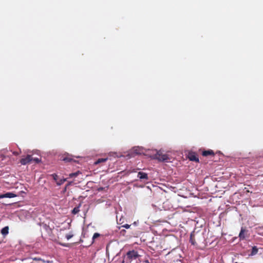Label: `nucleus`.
Wrapping results in <instances>:
<instances>
[{"mask_svg": "<svg viewBox=\"0 0 263 263\" xmlns=\"http://www.w3.org/2000/svg\"><path fill=\"white\" fill-rule=\"evenodd\" d=\"M41 230L42 235H44L45 237H50L52 234V229L46 224H43Z\"/></svg>", "mask_w": 263, "mask_h": 263, "instance_id": "nucleus-1", "label": "nucleus"}, {"mask_svg": "<svg viewBox=\"0 0 263 263\" xmlns=\"http://www.w3.org/2000/svg\"><path fill=\"white\" fill-rule=\"evenodd\" d=\"M153 158L158 159L159 161H165L168 159V156L166 154H163V153L159 151H157L153 156Z\"/></svg>", "mask_w": 263, "mask_h": 263, "instance_id": "nucleus-2", "label": "nucleus"}, {"mask_svg": "<svg viewBox=\"0 0 263 263\" xmlns=\"http://www.w3.org/2000/svg\"><path fill=\"white\" fill-rule=\"evenodd\" d=\"M187 157L189 159L192 161L198 162L199 161L197 154L195 152H189L188 154Z\"/></svg>", "mask_w": 263, "mask_h": 263, "instance_id": "nucleus-3", "label": "nucleus"}, {"mask_svg": "<svg viewBox=\"0 0 263 263\" xmlns=\"http://www.w3.org/2000/svg\"><path fill=\"white\" fill-rule=\"evenodd\" d=\"M127 256L129 259H135L138 258L139 256V255L138 254V253L137 251L135 250H132L127 253Z\"/></svg>", "mask_w": 263, "mask_h": 263, "instance_id": "nucleus-4", "label": "nucleus"}, {"mask_svg": "<svg viewBox=\"0 0 263 263\" xmlns=\"http://www.w3.org/2000/svg\"><path fill=\"white\" fill-rule=\"evenodd\" d=\"M138 177L141 180H147L148 179L147 174L142 172H138Z\"/></svg>", "mask_w": 263, "mask_h": 263, "instance_id": "nucleus-5", "label": "nucleus"}, {"mask_svg": "<svg viewBox=\"0 0 263 263\" xmlns=\"http://www.w3.org/2000/svg\"><path fill=\"white\" fill-rule=\"evenodd\" d=\"M248 232V230L243 227L241 228L240 232L239 234L240 240H243L246 238L245 233Z\"/></svg>", "mask_w": 263, "mask_h": 263, "instance_id": "nucleus-6", "label": "nucleus"}, {"mask_svg": "<svg viewBox=\"0 0 263 263\" xmlns=\"http://www.w3.org/2000/svg\"><path fill=\"white\" fill-rule=\"evenodd\" d=\"M16 196V195L15 194H14V193L9 192V193H7L6 194H4L0 195V199L1 198H11L15 197Z\"/></svg>", "mask_w": 263, "mask_h": 263, "instance_id": "nucleus-7", "label": "nucleus"}, {"mask_svg": "<svg viewBox=\"0 0 263 263\" xmlns=\"http://www.w3.org/2000/svg\"><path fill=\"white\" fill-rule=\"evenodd\" d=\"M31 160V156L28 155L25 158H22L20 160V162L23 165H25L30 162Z\"/></svg>", "mask_w": 263, "mask_h": 263, "instance_id": "nucleus-8", "label": "nucleus"}, {"mask_svg": "<svg viewBox=\"0 0 263 263\" xmlns=\"http://www.w3.org/2000/svg\"><path fill=\"white\" fill-rule=\"evenodd\" d=\"M202 155L203 156H205V157L208 156H209V155L214 156V152L212 150L209 149V150L203 151L202 153Z\"/></svg>", "mask_w": 263, "mask_h": 263, "instance_id": "nucleus-9", "label": "nucleus"}, {"mask_svg": "<svg viewBox=\"0 0 263 263\" xmlns=\"http://www.w3.org/2000/svg\"><path fill=\"white\" fill-rule=\"evenodd\" d=\"M9 232V227L8 226L3 228L1 230V233L3 235H6L8 234Z\"/></svg>", "mask_w": 263, "mask_h": 263, "instance_id": "nucleus-10", "label": "nucleus"}, {"mask_svg": "<svg viewBox=\"0 0 263 263\" xmlns=\"http://www.w3.org/2000/svg\"><path fill=\"white\" fill-rule=\"evenodd\" d=\"M63 160L66 162H70L73 161V158L71 156H67L63 158Z\"/></svg>", "mask_w": 263, "mask_h": 263, "instance_id": "nucleus-11", "label": "nucleus"}, {"mask_svg": "<svg viewBox=\"0 0 263 263\" xmlns=\"http://www.w3.org/2000/svg\"><path fill=\"white\" fill-rule=\"evenodd\" d=\"M80 174H81V173L79 171H78L75 173H70L69 175V178L76 177Z\"/></svg>", "mask_w": 263, "mask_h": 263, "instance_id": "nucleus-12", "label": "nucleus"}, {"mask_svg": "<svg viewBox=\"0 0 263 263\" xmlns=\"http://www.w3.org/2000/svg\"><path fill=\"white\" fill-rule=\"evenodd\" d=\"M81 206V204H79V205L76 207H75L72 211V213L73 214H76L78 213L80 211V207Z\"/></svg>", "mask_w": 263, "mask_h": 263, "instance_id": "nucleus-13", "label": "nucleus"}, {"mask_svg": "<svg viewBox=\"0 0 263 263\" xmlns=\"http://www.w3.org/2000/svg\"><path fill=\"white\" fill-rule=\"evenodd\" d=\"M108 158H99L95 162V164H98L100 163L104 162L107 160Z\"/></svg>", "mask_w": 263, "mask_h": 263, "instance_id": "nucleus-14", "label": "nucleus"}, {"mask_svg": "<svg viewBox=\"0 0 263 263\" xmlns=\"http://www.w3.org/2000/svg\"><path fill=\"white\" fill-rule=\"evenodd\" d=\"M258 252V248L256 246L252 247V251L251 252V255H254Z\"/></svg>", "mask_w": 263, "mask_h": 263, "instance_id": "nucleus-15", "label": "nucleus"}, {"mask_svg": "<svg viewBox=\"0 0 263 263\" xmlns=\"http://www.w3.org/2000/svg\"><path fill=\"white\" fill-rule=\"evenodd\" d=\"M190 241L191 243V244L193 245H195L196 244L194 237L192 234H191L190 236Z\"/></svg>", "mask_w": 263, "mask_h": 263, "instance_id": "nucleus-16", "label": "nucleus"}, {"mask_svg": "<svg viewBox=\"0 0 263 263\" xmlns=\"http://www.w3.org/2000/svg\"><path fill=\"white\" fill-rule=\"evenodd\" d=\"M67 179L66 178H63V179H61L59 180H58V181H57V184L58 185H61V184H62L64 182H65L66 181Z\"/></svg>", "mask_w": 263, "mask_h": 263, "instance_id": "nucleus-17", "label": "nucleus"}, {"mask_svg": "<svg viewBox=\"0 0 263 263\" xmlns=\"http://www.w3.org/2000/svg\"><path fill=\"white\" fill-rule=\"evenodd\" d=\"M41 159L40 158H34V164H38L41 162Z\"/></svg>", "mask_w": 263, "mask_h": 263, "instance_id": "nucleus-18", "label": "nucleus"}, {"mask_svg": "<svg viewBox=\"0 0 263 263\" xmlns=\"http://www.w3.org/2000/svg\"><path fill=\"white\" fill-rule=\"evenodd\" d=\"M100 234L98 233H95L93 235V237H92V242H93L95 239L98 237H99L100 236Z\"/></svg>", "mask_w": 263, "mask_h": 263, "instance_id": "nucleus-19", "label": "nucleus"}, {"mask_svg": "<svg viewBox=\"0 0 263 263\" xmlns=\"http://www.w3.org/2000/svg\"><path fill=\"white\" fill-rule=\"evenodd\" d=\"M51 176L52 177V178L53 179V180L55 181H58V176L56 174H53L52 175H51Z\"/></svg>", "mask_w": 263, "mask_h": 263, "instance_id": "nucleus-20", "label": "nucleus"}, {"mask_svg": "<svg viewBox=\"0 0 263 263\" xmlns=\"http://www.w3.org/2000/svg\"><path fill=\"white\" fill-rule=\"evenodd\" d=\"M72 237H73V235H72V234H66V238H67V239H68V240L70 239V238H71Z\"/></svg>", "mask_w": 263, "mask_h": 263, "instance_id": "nucleus-21", "label": "nucleus"}, {"mask_svg": "<svg viewBox=\"0 0 263 263\" xmlns=\"http://www.w3.org/2000/svg\"><path fill=\"white\" fill-rule=\"evenodd\" d=\"M131 225L128 224H125L124 225H122L121 227L126 228V229H129L130 228Z\"/></svg>", "mask_w": 263, "mask_h": 263, "instance_id": "nucleus-22", "label": "nucleus"}, {"mask_svg": "<svg viewBox=\"0 0 263 263\" xmlns=\"http://www.w3.org/2000/svg\"><path fill=\"white\" fill-rule=\"evenodd\" d=\"M71 184V182H69L65 187L64 191L65 192L67 190V187Z\"/></svg>", "mask_w": 263, "mask_h": 263, "instance_id": "nucleus-23", "label": "nucleus"}, {"mask_svg": "<svg viewBox=\"0 0 263 263\" xmlns=\"http://www.w3.org/2000/svg\"><path fill=\"white\" fill-rule=\"evenodd\" d=\"M13 154L14 155L17 156V155H19V153L17 152H15L14 151V152H13Z\"/></svg>", "mask_w": 263, "mask_h": 263, "instance_id": "nucleus-24", "label": "nucleus"}, {"mask_svg": "<svg viewBox=\"0 0 263 263\" xmlns=\"http://www.w3.org/2000/svg\"><path fill=\"white\" fill-rule=\"evenodd\" d=\"M37 152H38V151H37V150H36V151H34H34H33L34 154H38V153H37Z\"/></svg>", "mask_w": 263, "mask_h": 263, "instance_id": "nucleus-25", "label": "nucleus"}, {"mask_svg": "<svg viewBox=\"0 0 263 263\" xmlns=\"http://www.w3.org/2000/svg\"><path fill=\"white\" fill-rule=\"evenodd\" d=\"M33 260H39V259H38V258H36V257H34Z\"/></svg>", "mask_w": 263, "mask_h": 263, "instance_id": "nucleus-26", "label": "nucleus"}, {"mask_svg": "<svg viewBox=\"0 0 263 263\" xmlns=\"http://www.w3.org/2000/svg\"><path fill=\"white\" fill-rule=\"evenodd\" d=\"M125 232V230H122V231H121V232Z\"/></svg>", "mask_w": 263, "mask_h": 263, "instance_id": "nucleus-27", "label": "nucleus"}, {"mask_svg": "<svg viewBox=\"0 0 263 263\" xmlns=\"http://www.w3.org/2000/svg\"><path fill=\"white\" fill-rule=\"evenodd\" d=\"M147 263H149V262L147 261Z\"/></svg>", "mask_w": 263, "mask_h": 263, "instance_id": "nucleus-28", "label": "nucleus"}]
</instances>
